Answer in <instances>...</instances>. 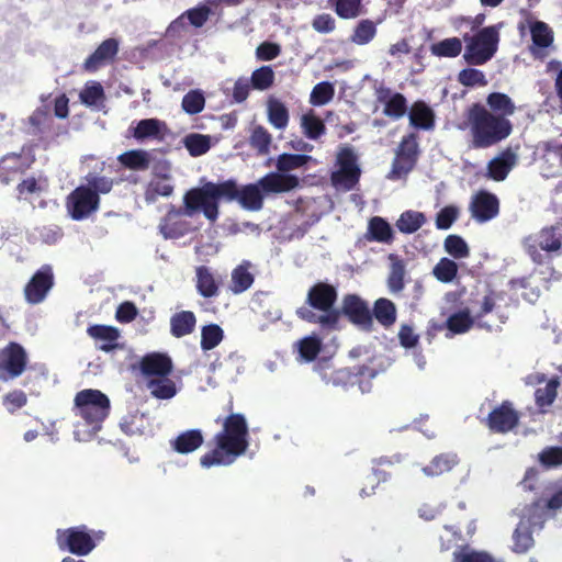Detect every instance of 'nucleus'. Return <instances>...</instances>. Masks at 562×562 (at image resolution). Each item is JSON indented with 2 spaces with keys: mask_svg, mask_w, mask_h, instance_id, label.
Here are the masks:
<instances>
[{
  "mask_svg": "<svg viewBox=\"0 0 562 562\" xmlns=\"http://www.w3.org/2000/svg\"><path fill=\"white\" fill-rule=\"evenodd\" d=\"M214 448L203 454L200 463L203 468L229 465L243 456L249 446L248 424L244 415L231 414L214 436Z\"/></svg>",
  "mask_w": 562,
  "mask_h": 562,
  "instance_id": "f257e3e1",
  "label": "nucleus"
},
{
  "mask_svg": "<svg viewBox=\"0 0 562 562\" xmlns=\"http://www.w3.org/2000/svg\"><path fill=\"white\" fill-rule=\"evenodd\" d=\"M109 412L110 400L101 391L87 389L78 392L74 400V413L79 418L75 424V439L90 441L100 431Z\"/></svg>",
  "mask_w": 562,
  "mask_h": 562,
  "instance_id": "f03ea898",
  "label": "nucleus"
},
{
  "mask_svg": "<svg viewBox=\"0 0 562 562\" xmlns=\"http://www.w3.org/2000/svg\"><path fill=\"white\" fill-rule=\"evenodd\" d=\"M468 123L472 135V144L477 148L493 146L512 133V124L507 119L494 115L480 105H473L470 109Z\"/></svg>",
  "mask_w": 562,
  "mask_h": 562,
  "instance_id": "7ed1b4c3",
  "label": "nucleus"
},
{
  "mask_svg": "<svg viewBox=\"0 0 562 562\" xmlns=\"http://www.w3.org/2000/svg\"><path fill=\"white\" fill-rule=\"evenodd\" d=\"M235 194L236 183L232 180L221 183L206 182L184 195L186 214L191 216L201 211L207 220L215 221L218 216V201H232Z\"/></svg>",
  "mask_w": 562,
  "mask_h": 562,
  "instance_id": "20e7f679",
  "label": "nucleus"
},
{
  "mask_svg": "<svg viewBox=\"0 0 562 562\" xmlns=\"http://www.w3.org/2000/svg\"><path fill=\"white\" fill-rule=\"evenodd\" d=\"M308 164L317 165L318 160L304 154H281L277 157V172H269L260 179V183L267 193H283L296 189L300 179L289 173L292 170L306 167Z\"/></svg>",
  "mask_w": 562,
  "mask_h": 562,
  "instance_id": "39448f33",
  "label": "nucleus"
},
{
  "mask_svg": "<svg viewBox=\"0 0 562 562\" xmlns=\"http://www.w3.org/2000/svg\"><path fill=\"white\" fill-rule=\"evenodd\" d=\"M498 301L495 292H488L480 301L473 302L470 307L457 311L447 319V328L452 334L467 333L472 327L492 329V325L485 319Z\"/></svg>",
  "mask_w": 562,
  "mask_h": 562,
  "instance_id": "423d86ee",
  "label": "nucleus"
},
{
  "mask_svg": "<svg viewBox=\"0 0 562 562\" xmlns=\"http://www.w3.org/2000/svg\"><path fill=\"white\" fill-rule=\"evenodd\" d=\"M337 299V292L334 286L326 283H317L307 294V302L321 313L317 314L307 308H301L299 314L302 318L318 323L324 328H334L338 322V313L333 310Z\"/></svg>",
  "mask_w": 562,
  "mask_h": 562,
  "instance_id": "0eeeda50",
  "label": "nucleus"
},
{
  "mask_svg": "<svg viewBox=\"0 0 562 562\" xmlns=\"http://www.w3.org/2000/svg\"><path fill=\"white\" fill-rule=\"evenodd\" d=\"M465 52L463 58L470 65H484L495 55L499 34L496 26H487L476 34L463 37Z\"/></svg>",
  "mask_w": 562,
  "mask_h": 562,
  "instance_id": "6e6552de",
  "label": "nucleus"
},
{
  "mask_svg": "<svg viewBox=\"0 0 562 562\" xmlns=\"http://www.w3.org/2000/svg\"><path fill=\"white\" fill-rule=\"evenodd\" d=\"M519 516V524L513 535V550L517 553H525L533 546L532 532L543 527L546 512L540 504L535 503L525 507Z\"/></svg>",
  "mask_w": 562,
  "mask_h": 562,
  "instance_id": "1a4fd4ad",
  "label": "nucleus"
},
{
  "mask_svg": "<svg viewBox=\"0 0 562 562\" xmlns=\"http://www.w3.org/2000/svg\"><path fill=\"white\" fill-rule=\"evenodd\" d=\"M103 538L102 531H89L86 526H78L57 531V544L77 555L89 554Z\"/></svg>",
  "mask_w": 562,
  "mask_h": 562,
  "instance_id": "9d476101",
  "label": "nucleus"
},
{
  "mask_svg": "<svg viewBox=\"0 0 562 562\" xmlns=\"http://www.w3.org/2000/svg\"><path fill=\"white\" fill-rule=\"evenodd\" d=\"M360 168L356 154L350 148H341L337 154L336 169L331 173V183L337 190L349 191L358 183Z\"/></svg>",
  "mask_w": 562,
  "mask_h": 562,
  "instance_id": "9b49d317",
  "label": "nucleus"
},
{
  "mask_svg": "<svg viewBox=\"0 0 562 562\" xmlns=\"http://www.w3.org/2000/svg\"><path fill=\"white\" fill-rule=\"evenodd\" d=\"M99 204V195L85 186L75 189L66 200L67 213L75 221L88 218L98 211Z\"/></svg>",
  "mask_w": 562,
  "mask_h": 562,
  "instance_id": "f8f14e48",
  "label": "nucleus"
},
{
  "mask_svg": "<svg viewBox=\"0 0 562 562\" xmlns=\"http://www.w3.org/2000/svg\"><path fill=\"white\" fill-rule=\"evenodd\" d=\"M54 284L50 266L41 267L24 288L25 299L31 304L41 303Z\"/></svg>",
  "mask_w": 562,
  "mask_h": 562,
  "instance_id": "ddd939ff",
  "label": "nucleus"
},
{
  "mask_svg": "<svg viewBox=\"0 0 562 562\" xmlns=\"http://www.w3.org/2000/svg\"><path fill=\"white\" fill-rule=\"evenodd\" d=\"M469 209L476 222L485 223L497 216L498 199L490 192L480 191L472 196Z\"/></svg>",
  "mask_w": 562,
  "mask_h": 562,
  "instance_id": "4468645a",
  "label": "nucleus"
},
{
  "mask_svg": "<svg viewBox=\"0 0 562 562\" xmlns=\"http://www.w3.org/2000/svg\"><path fill=\"white\" fill-rule=\"evenodd\" d=\"M0 363V380L7 381L19 376L25 368L26 356L23 348L16 344H10L2 352Z\"/></svg>",
  "mask_w": 562,
  "mask_h": 562,
  "instance_id": "2eb2a0df",
  "label": "nucleus"
},
{
  "mask_svg": "<svg viewBox=\"0 0 562 562\" xmlns=\"http://www.w3.org/2000/svg\"><path fill=\"white\" fill-rule=\"evenodd\" d=\"M526 23L532 40V45L530 46L531 54L536 58H544L548 54V48L551 47L553 43L552 30L547 23L532 20L531 18L527 19Z\"/></svg>",
  "mask_w": 562,
  "mask_h": 562,
  "instance_id": "dca6fc26",
  "label": "nucleus"
},
{
  "mask_svg": "<svg viewBox=\"0 0 562 562\" xmlns=\"http://www.w3.org/2000/svg\"><path fill=\"white\" fill-rule=\"evenodd\" d=\"M562 235L560 228H544L536 235L529 236L525 240V246L530 256L536 259L538 249L546 251L558 250L561 246Z\"/></svg>",
  "mask_w": 562,
  "mask_h": 562,
  "instance_id": "f3484780",
  "label": "nucleus"
},
{
  "mask_svg": "<svg viewBox=\"0 0 562 562\" xmlns=\"http://www.w3.org/2000/svg\"><path fill=\"white\" fill-rule=\"evenodd\" d=\"M120 43L115 38L103 41L97 49L85 60L83 69L94 72L102 66L111 63L119 52Z\"/></svg>",
  "mask_w": 562,
  "mask_h": 562,
  "instance_id": "a211bd4d",
  "label": "nucleus"
},
{
  "mask_svg": "<svg viewBox=\"0 0 562 562\" xmlns=\"http://www.w3.org/2000/svg\"><path fill=\"white\" fill-rule=\"evenodd\" d=\"M87 334L93 339L95 347L109 352L121 348V333L114 326L92 325L87 328Z\"/></svg>",
  "mask_w": 562,
  "mask_h": 562,
  "instance_id": "6ab92c4d",
  "label": "nucleus"
},
{
  "mask_svg": "<svg viewBox=\"0 0 562 562\" xmlns=\"http://www.w3.org/2000/svg\"><path fill=\"white\" fill-rule=\"evenodd\" d=\"M417 156V140L414 135L405 137L397 150L395 160L393 162L392 173L400 177L409 171L416 160Z\"/></svg>",
  "mask_w": 562,
  "mask_h": 562,
  "instance_id": "aec40b11",
  "label": "nucleus"
},
{
  "mask_svg": "<svg viewBox=\"0 0 562 562\" xmlns=\"http://www.w3.org/2000/svg\"><path fill=\"white\" fill-rule=\"evenodd\" d=\"M526 383L530 385H540L544 383V386L538 387L535 393L536 402L539 406H549L553 403L559 386V380L557 378H552L547 381L544 374L537 372L529 374L526 378Z\"/></svg>",
  "mask_w": 562,
  "mask_h": 562,
  "instance_id": "412c9836",
  "label": "nucleus"
},
{
  "mask_svg": "<svg viewBox=\"0 0 562 562\" xmlns=\"http://www.w3.org/2000/svg\"><path fill=\"white\" fill-rule=\"evenodd\" d=\"M376 100L384 105L383 112L390 117L400 119L406 113V99L389 88L379 87L376 89Z\"/></svg>",
  "mask_w": 562,
  "mask_h": 562,
  "instance_id": "4be33fe9",
  "label": "nucleus"
},
{
  "mask_svg": "<svg viewBox=\"0 0 562 562\" xmlns=\"http://www.w3.org/2000/svg\"><path fill=\"white\" fill-rule=\"evenodd\" d=\"M342 311L351 322L364 328L372 323L368 305L357 295L350 294L344 299Z\"/></svg>",
  "mask_w": 562,
  "mask_h": 562,
  "instance_id": "5701e85b",
  "label": "nucleus"
},
{
  "mask_svg": "<svg viewBox=\"0 0 562 562\" xmlns=\"http://www.w3.org/2000/svg\"><path fill=\"white\" fill-rule=\"evenodd\" d=\"M517 423L518 415L508 403L502 404L488 415L490 428L498 432L512 430Z\"/></svg>",
  "mask_w": 562,
  "mask_h": 562,
  "instance_id": "b1692460",
  "label": "nucleus"
},
{
  "mask_svg": "<svg viewBox=\"0 0 562 562\" xmlns=\"http://www.w3.org/2000/svg\"><path fill=\"white\" fill-rule=\"evenodd\" d=\"M263 194L268 193L263 190L259 180L257 183L247 184L241 189L236 187L234 200L236 199L246 210L259 211L263 204Z\"/></svg>",
  "mask_w": 562,
  "mask_h": 562,
  "instance_id": "393cba45",
  "label": "nucleus"
},
{
  "mask_svg": "<svg viewBox=\"0 0 562 562\" xmlns=\"http://www.w3.org/2000/svg\"><path fill=\"white\" fill-rule=\"evenodd\" d=\"M516 164L517 155L512 150H504L488 162L487 177L495 181H503Z\"/></svg>",
  "mask_w": 562,
  "mask_h": 562,
  "instance_id": "a878e982",
  "label": "nucleus"
},
{
  "mask_svg": "<svg viewBox=\"0 0 562 562\" xmlns=\"http://www.w3.org/2000/svg\"><path fill=\"white\" fill-rule=\"evenodd\" d=\"M172 364L170 358L161 353H150L142 360L140 369L147 380L168 375Z\"/></svg>",
  "mask_w": 562,
  "mask_h": 562,
  "instance_id": "bb28decb",
  "label": "nucleus"
},
{
  "mask_svg": "<svg viewBox=\"0 0 562 562\" xmlns=\"http://www.w3.org/2000/svg\"><path fill=\"white\" fill-rule=\"evenodd\" d=\"M48 182L43 176H30L24 178L16 187L19 200L32 202L47 190Z\"/></svg>",
  "mask_w": 562,
  "mask_h": 562,
  "instance_id": "cd10ccee",
  "label": "nucleus"
},
{
  "mask_svg": "<svg viewBox=\"0 0 562 562\" xmlns=\"http://www.w3.org/2000/svg\"><path fill=\"white\" fill-rule=\"evenodd\" d=\"M251 270L252 265L247 260L233 269L231 274V290L235 294L243 293L252 285L254 274Z\"/></svg>",
  "mask_w": 562,
  "mask_h": 562,
  "instance_id": "c85d7f7f",
  "label": "nucleus"
},
{
  "mask_svg": "<svg viewBox=\"0 0 562 562\" xmlns=\"http://www.w3.org/2000/svg\"><path fill=\"white\" fill-rule=\"evenodd\" d=\"M412 126L422 130H431L435 126V113L426 103L415 102L408 113Z\"/></svg>",
  "mask_w": 562,
  "mask_h": 562,
  "instance_id": "c756f323",
  "label": "nucleus"
},
{
  "mask_svg": "<svg viewBox=\"0 0 562 562\" xmlns=\"http://www.w3.org/2000/svg\"><path fill=\"white\" fill-rule=\"evenodd\" d=\"M196 290L203 297H213L218 293V280L214 272L205 267L200 266L195 269Z\"/></svg>",
  "mask_w": 562,
  "mask_h": 562,
  "instance_id": "7c9ffc66",
  "label": "nucleus"
},
{
  "mask_svg": "<svg viewBox=\"0 0 562 562\" xmlns=\"http://www.w3.org/2000/svg\"><path fill=\"white\" fill-rule=\"evenodd\" d=\"M196 324L195 315L189 311L176 313L170 319L171 334L177 337H183L191 334Z\"/></svg>",
  "mask_w": 562,
  "mask_h": 562,
  "instance_id": "2f4dec72",
  "label": "nucleus"
},
{
  "mask_svg": "<svg viewBox=\"0 0 562 562\" xmlns=\"http://www.w3.org/2000/svg\"><path fill=\"white\" fill-rule=\"evenodd\" d=\"M167 131L166 123L157 119L140 120L133 130V136L137 140L145 138H156Z\"/></svg>",
  "mask_w": 562,
  "mask_h": 562,
  "instance_id": "473e14b6",
  "label": "nucleus"
},
{
  "mask_svg": "<svg viewBox=\"0 0 562 562\" xmlns=\"http://www.w3.org/2000/svg\"><path fill=\"white\" fill-rule=\"evenodd\" d=\"M216 142L215 137L199 133H191L183 138L184 147L193 157L204 155Z\"/></svg>",
  "mask_w": 562,
  "mask_h": 562,
  "instance_id": "72a5a7b5",
  "label": "nucleus"
},
{
  "mask_svg": "<svg viewBox=\"0 0 562 562\" xmlns=\"http://www.w3.org/2000/svg\"><path fill=\"white\" fill-rule=\"evenodd\" d=\"M267 114L269 123L277 130H284L289 123V111L285 104L276 98L267 102Z\"/></svg>",
  "mask_w": 562,
  "mask_h": 562,
  "instance_id": "f704fd0d",
  "label": "nucleus"
},
{
  "mask_svg": "<svg viewBox=\"0 0 562 562\" xmlns=\"http://www.w3.org/2000/svg\"><path fill=\"white\" fill-rule=\"evenodd\" d=\"M203 440V435L200 430H187L173 440L172 446L179 453H190L200 448Z\"/></svg>",
  "mask_w": 562,
  "mask_h": 562,
  "instance_id": "c9c22d12",
  "label": "nucleus"
},
{
  "mask_svg": "<svg viewBox=\"0 0 562 562\" xmlns=\"http://www.w3.org/2000/svg\"><path fill=\"white\" fill-rule=\"evenodd\" d=\"M457 463L454 454H439L428 465L423 467L422 472L428 477H435L450 471Z\"/></svg>",
  "mask_w": 562,
  "mask_h": 562,
  "instance_id": "e433bc0d",
  "label": "nucleus"
},
{
  "mask_svg": "<svg viewBox=\"0 0 562 562\" xmlns=\"http://www.w3.org/2000/svg\"><path fill=\"white\" fill-rule=\"evenodd\" d=\"M391 270L387 278V288L391 293H398L404 289L405 265L395 255H390Z\"/></svg>",
  "mask_w": 562,
  "mask_h": 562,
  "instance_id": "4c0bfd02",
  "label": "nucleus"
},
{
  "mask_svg": "<svg viewBox=\"0 0 562 562\" xmlns=\"http://www.w3.org/2000/svg\"><path fill=\"white\" fill-rule=\"evenodd\" d=\"M429 50L436 57L453 58L462 52V41L449 37L430 45Z\"/></svg>",
  "mask_w": 562,
  "mask_h": 562,
  "instance_id": "58836bf2",
  "label": "nucleus"
},
{
  "mask_svg": "<svg viewBox=\"0 0 562 562\" xmlns=\"http://www.w3.org/2000/svg\"><path fill=\"white\" fill-rule=\"evenodd\" d=\"M300 125L303 134L310 139H317L325 134L324 122L314 114L313 111L304 113L300 119Z\"/></svg>",
  "mask_w": 562,
  "mask_h": 562,
  "instance_id": "ea45409f",
  "label": "nucleus"
},
{
  "mask_svg": "<svg viewBox=\"0 0 562 562\" xmlns=\"http://www.w3.org/2000/svg\"><path fill=\"white\" fill-rule=\"evenodd\" d=\"M147 387L151 395L162 400L171 398L177 393L175 383L167 375L148 380Z\"/></svg>",
  "mask_w": 562,
  "mask_h": 562,
  "instance_id": "a19ab883",
  "label": "nucleus"
},
{
  "mask_svg": "<svg viewBox=\"0 0 562 562\" xmlns=\"http://www.w3.org/2000/svg\"><path fill=\"white\" fill-rule=\"evenodd\" d=\"M426 222V217L422 212L406 211L401 214L396 222L400 232L412 234L418 231Z\"/></svg>",
  "mask_w": 562,
  "mask_h": 562,
  "instance_id": "79ce46f5",
  "label": "nucleus"
},
{
  "mask_svg": "<svg viewBox=\"0 0 562 562\" xmlns=\"http://www.w3.org/2000/svg\"><path fill=\"white\" fill-rule=\"evenodd\" d=\"M376 321L385 327L393 325L396 321V307L394 303L387 299H379L374 303L373 308Z\"/></svg>",
  "mask_w": 562,
  "mask_h": 562,
  "instance_id": "37998d69",
  "label": "nucleus"
},
{
  "mask_svg": "<svg viewBox=\"0 0 562 562\" xmlns=\"http://www.w3.org/2000/svg\"><path fill=\"white\" fill-rule=\"evenodd\" d=\"M119 161L133 170H146L149 167V154L142 149L128 150L119 156Z\"/></svg>",
  "mask_w": 562,
  "mask_h": 562,
  "instance_id": "c03bdc74",
  "label": "nucleus"
},
{
  "mask_svg": "<svg viewBox=\"0 0 562 562\" xmlns=\"http://www.w3.org/2000/svg\"><path fill=\"white\" fill-rule=\"evenodd\" d=\"M33 162V157L30 154H8L0 160V169L4 171H23L29 168Z\"/></svg>",
  "mask_w": 562,
  "mask_h": 562,
  "instance_id": "a18cd8bd",
  "label": "nucleus"
},
{
  "mask_svg": "<svg viewBox=\"0 0 562 562\" xmlns=\"http://www.w3.org/2000/svg\"><path fill=\"white\" fill-rule=\"evenodd\" d=\"M376 35V25L371 20H361L355 27L350 41L357 45L369 44Z\"/></svg>",
  "mask_w": 562,
  "mask_h": 562,
  "instance_id": "49530a36",
  "label": "nucleus"
},
{
  "mask_svg": "<svg viewBox=\"0 0 562 562\" xmlns=\"http://www.w3.org/2000/svg\"><path fill=\"white\" fill-rule=\"evenodd\" d=\"M173 191L170 179L167 177L154 178L146 190L145 196L147 201H155L158 196H169Z\"/></svg>",
  "mask_w": 562,
  "mask_h": 562,
  "instance_id": "de8ad7c7",
  "label": "nucleus"
},
{
  "mask_svg": "<svg viewBox=\"0 0 562 562\" xmlns=\"http://www.w3.org/2000/svg\"><path fill=\"white\" fill-rule=\"evenodd\" d=\"M79 99L87 106H97L104 99L102 86L97 81H88L81 90Z\"/></svg>",
  "mask_w": 562,
  "mask_h": 562,
  "instance_id": "09e8293b",
  "label": "nucleus"
},
{
  "mask_svg": "<svg viewBox=\"0 0 562 562\" xmlns=\"http://www.w3.org/2000/svg\"><path fill=\"white\" fill-rule=\"evenodd\" d=\"M321 339L315 335L304 337L296 344L300 358L306 362L314 360L321 350Z\"/></svg>",
  "mask_w": 562,
  "mask_h": 562,
  "instance_id": "8fccbe9b",
  "label": "nucleus"
},
{
  "mask_svg": "<svg viewBox=\"0 0 562 562\" xmlns=\"http://www.w3.org/2000/svg\"><path fill=\"white\" fill-rule=\"evenodd\" d=\"M182 110L188 114H198L203 111L205 106V98L201 90H190L184 94L181 102Z\"/></svg>",
  "mask_w": 562,
  "mask_h": 562,
  "instance_id": "3c124183",
  "label": "nucleus"
},
{
  "mask_svg": "<svg viewBox=\"0 0 562 562\" xmlns=\"http://www.w3.org/2000/svg\"><path fill=\"white\" fill-rule=\"evenodd\" d=\"M335 94V88L330 82L323 81L317 83L310 95V103L316 106L325 105L331 101Z\"/></svg>",
  "mask_w": 562,
  "mask_h": 562,
  "instance_id": "603ef678",
  "label": "nucleus"
},
{
  "mask_svg": "<svg viewBox=\"0 0 562 562\" xmlns=\"http://www.w3.org/2000/svg\"><path fill=\"white\" fill-rule=\"evenodd\" d=\"M457 272V263L449 258H441L432 270L435 278L445 283L451 282L456 278Z\"/></svg>",
  "mask_w": 562,
  "mask_h": 562,
  "instance_id": "864d4df0",
  "label": "nucleus"
},
{
  "mask_svg": "<svg viewBox=\"0 0 562 562\" xmlns=\"http://www.w3.org/2000/svg\"><path fill=\"white\" fill-rule=\"evenodd\" d=\"M223 340V330L218 325L211 324L201 330V348L211 350Z\"/></svg>",
  "mask_w": 562,
  "mask_h": 562,
  "instance_id": "5fc2aeb1",
  "label": "nucleus"
},
{
  "mask_svg": "<svg viewBox=\"0 0 562 562\" xmlns=\"http://www.w3.org/2000/svg\"><path fill=\"white\" fill-rule=\"evenodd\" d=\"M453 562H497L488 553L462 547L453 552Z\"/></svg>",
  "mask_w": 562,
  "mask_h": 562,
  "instance_id": "6e6d98bb",
  "label": "nucleus"
},
{
  "mask_svg": "<svg viewBox=\"0 0 562 562\" xmlns=\"http://www.w3.org/2000/svg\"><path fill=\"white\" fill-rule=\"evenodd\" d=\"M250 81L255 89L267 90L274 81V71L270 66H262L252 72Z\"/></svg>",
  "mask_w": 562,
  "mask_h": 562,
  "instance_id": "4d7b16f0",
  "label": "nucleus"
},
{
  "mask_svg": "<svg viewBox=\"0 0 562 562\" xmlns=\"http://www.w3.org/2000/svg\"><path fill=\"white\" fill-rule=\"evenodd\" d=\"M446 251L456 259L467 258L469 247L463 238L457 235H449L445 240Z\"/></svg>",
  "mask_w": 562,
  "mask_h": 562,
  "instance_id": "13d9d810",
  "label": "nucleus"
},
{
  "mask_svg": "<svg viewBox=\"0 0 562 562\" xmlns=\"http://www.w3.org/2000/svg\"><path fill=\"white\" fill-rule=\"evenodd\" d=\"M487 104L503 115H510L515 111V105L510 98L504 93L494 92L487 97Z\"/></svg>",
  "mask_w": 562,
  "mask_h": 562,
  "instance_id": "bf43d9fd",
  "label": "nucleus"
},
{
  "mask_svg": "<svg viewBox=\"0 0 562 562\" xmlns=\"http://www.w3.org/2000/svg\"><path fill=\"white\" fill-rule=\"evenodd\" d=\"M458 80L465 87H484L487 85L484 72L475 68H465L461 70L458 75Z\"/></svg>",
  "mask_w": 562,
  "mask_h": 562,
  "instance_id": "052dcab7",
  "label": "nucleus"
},
{
  "mask_svg": "<svg viewBox=\"0 0 562 562\" xmlns=\"http://www.w3.org/2000/svg\"><path fill=\"white\" fill-rule=\"evenodd\" d=\"M538 460L544 468H555L562 464V448L548 447L538 454Z\"/></svg>",
  "mask_w": 562,
  "mask_h": 562,
  "instance_id": "680f3d73",
  "label": "nucleus"
},
{
  "mask_svg": "<svg viewBox=\"0 0 562 562\" xmlns=\"http://www.w3.org/2000/svg\"><path fill=\"white\" fill-rule=\"evenodd\" d=\"M369 232L373 239L379 241H387L392 236L390 225L381 217H374L369 224Z\"/></svg>",
  "mask_w": 562,
  "mask_h": 562,
  "instance_id": "e2e57ef3",
  "label": "nucleus"
},
{
  "mask_svg": "<svg viewBox=\"0 0 562 562\" xmlns=\"http://www.w3.org/2000/svg\"><path fill=\"white\" fill-rule=\"evenodd\" d=\"M362 0H337L336 13L342 19H353L360 14Z\"/></svg>",
  "mask_w": 562,
  "mask_h": 562,
  "instance_id": "0e129e2a",
  "label": "nucleus"
},
{
  "mask_svg": "<svg viewBox=\"0 0 562 562\" xmlns=\"http://www.w3.org/2000/svg\"><path fill=\"white\" fill-rule=\"evenodd\" d=\"M271 143V135L268 133L266 128L262 126H257L254 128L250 136V144L252 147L257 148L260 153L265 154L269 150V146Z\"/></svg>",
  "mask_w": 562,
  "mask_h": 562,
  "instance_id": "69168bd1",
  "label": "nucleus"
},
{
  "mask_svg": "<svg viewBox=\"0 0 562 562\" xmlns=\"http://www.w3.org/2000/svg\"><path fill=\"white\" fill-rule=\"evenodd\" d=\"M87 188H90L94 193L106 194L112 190L113 181L106 177H98L94 175H88L86 177Z\"/></svg>",
  "mask_w": 562,
  "mask_h": 562,
  "instance_id": "338daca9",
  "label": "nucleus"
},
{
  "mask_svg": "<svg viewBox=\"0 0 562 562\" xmlns=\"http://www.w3.org/2000/svg\"><path fill=\"white\" fill-rule=\"evenodd\" d=\"M546 508L553 513L562 510V482L555 483L550 487Z\"/></svg>",
  "mask_w": 562,
  "mask_h": 562,
  "instance_id": "774afa93",
  "label": "nucleus"
}]
</instances>
